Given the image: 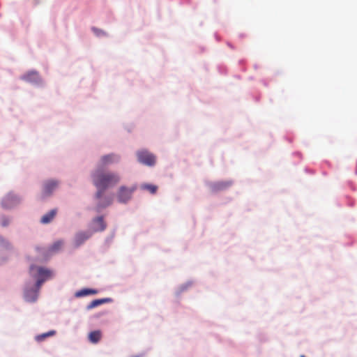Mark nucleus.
Returning a JSON list of instances; mask_svg holds the SVG:
<instances>
[{"label":"nucleus","instance_id":"f257e3e1","mask_svg":"<svg viewBox=\"0 0 357 357\" xmlns=\"http://www.w3.org/2000/svg\"><path fill=\"white\" fill-rule=\"evenodd\" d=\"M91 178L93 183L98 188L96 192V197L98 199L102 197L103 192L106 189L116 185L121 180V176L119 174L101 168L96 169L92 173Z\"/></svg>","mask_w":357,"mask_h":357},{"label":"nucleus","instance_id":"f03ea898","mask_svg":"<svg viewBox=\"0 0 357 357\" xmlns=\"http://www.w3.org/2000/svg\"><path fill=\"white\" fill-rule=\"evenodd\" d=\"M29 272L31 275L37 280L36 287L38 288H40L42 284L52 275L50 270L33 265L31 266Z\"/></svg>","mask_w":357,"mask_h":357},{"label":"nucleus","instance_id":"7ed1b4c3","mask_svg":"<svg viewBox=\"0 0 357 357\" xmlns=\"http://www.w3.org/2000/svg\"><path fill=\"white\" fill-rule=\"evenodd\" d=\"M136 190V187L127 188L124 185L121 186L116 193V198L120 203H127L131 199L132 193Z\"/></svg>","mask_w":357,"mask_h":357},{"label":"nucleus","instance_id":"20e7f679","mask_svg":"<svg viewBox=\"0 0 357 357\" xmlns=\"http://www.w3.org/2000/svg\"><path fill=\"white\" fill-rule=\"evenodd\" d=\"M137 155L139 162L144 165L153 166L155 163V155L147 151L143 150L138 151Z\"/></svg>","mask_w":357,"mask_h":357},{"label":"nucleus","instance_id":"39448f33","mask_svg":"<svg viewBox=\"0 0 357 357\" xmlns=\"http://www.w3.org/2000/svg\"><path fill=\"white\" fill-rule=\"evenodd\" d=\"M232 185V182L230 181H221L213 183L211 185V190L213 192H217L218 191L224 190L229 188Z\"/></svg>","mask_w":357,"mask_h":357},{"label":"nucleus","instance_id":"423d86ee","mask_svg":"<svg viewBox=\"0 0 357 357\" xmlns=\"http://www.w3.org/2000/svg\"><path fill=\"white\" fill-rule=\"evenodd\" d=\"M19 202V199L15 195L10 193L7 195L2 201V205L4 208H8L16 205Z\"/></svg>","mask_w":357,"mask_h":357},{"label":"nucleus","instance_id":"0eeeda50","mask_svg":"<svg viewBox=\"0 0 357 357\" xmlns=\"http://www.w3.org/2000/svg\"><path fill=\"white\" fill-rule=\"evenodd\" d=\"M92 235L91 232L89 231H80L75 234L74 243L75 245L78 247L84 243L87 239H89Z\"/></svg>","mask_w":357,"mask_h":357},{"label":"nucleus","instance_id":"6e6552de","mask_svg":"<svg viewBox=\"0 0 357 357\" xmlns=\"http://www.w3.org/2000/svg\"><path fill=\"white\" fill-rule=\"evenodd\" d=\"M120 160V157L118 155L111 153L105 155L100 158V163L103 166H106L110 164L118 162Z\"/></svg>","mask_w":357,"mask_h":357},{"label":"nucleus","instance_id":"1a4fd4ad","mask_svg":"<svg viewBox=\"0 0 357 357\" xmlns=\"http://www.w3.org/2000/svg\"><path fill=\"white\" fill-rule=\"evenodd\" d=\"M21 79L31 83H38L40 81L38 73L35 70L28 72L22 76Z\"/></svg>","mask_w":357,"mask_h":357},{"label":"nucleus","instance_id":"9d476101","mask_svg":"<svg viewBox=\"0 0 357 357\" xmlns=\"http://www.w3.org/2000/svg\"><path fill=\"white\" fill-rule=\"evenodd\" d=\"M93 231H102L106 228V224L101 216L93 220Z\"/></svg>","mask_w":357,"mask_h":357},{"label":"nucleus","instance_id":"9b49d317","mask_svg":"<svg viewBox=\"0 0 357 357\" xmlns=\"http://www.w3.org/2000/svg\"><path fill=\"white\" fill-rule=\"evenodd\" d=\"M57 185L58 183L55 181H50L45 183L43 190L44 196L50 195L52 192L57 187Z\"/></svg>","mask_w":357,"mask_h":357},{"label":"nucleus","instance_id":"f8f14e48","mask_svg":"<svg viewBox=\"0 0 357 357\" xmlns=\"http://www.w3.org/2000/svg\"><path fill=\"white\" fill-rule=\"evenodd\" d=\"M57 213L56 209H52L41 218L40 222L43 224H47L50 222L55 217Z\"/></svg>","mask_w":357,"mask_h":357},{"label":"nucleus","instance_id":"ddd939ff","mask_svg":"<svg viewBox=\"0 0 357 357\" xmlns=\"http://www.w3.org/2000/svg\"><path fill=\"white\" fill-rule=\"evenodd\" d=\"M101 337L102 333L100 331H94L89 334V340L93 344L98 343L101 339Z\"/></svg>","mask_w":357,"mask_h":357},{"label":"nucleus","instance_id":"4468645a","mask_svg":"<svg viewBox=\"0 0 357 357\" xmlns=\"http://www.w3.org/2000/svg\"><path fill=\"white\" fill-rule=\"evenodd\" d=\"M98 293V291L93 289H82L76 293V296L81 297V296H85L88 295H93L96 294Z\"/></svg>","mask_w":357,"mask_h":357},{"label":"nucleus","instance_id":"2eb2a0df","mask_svg":"<svg viewBox=\"0 0 357 357\" xmlns=\"http://www.w3.org/2000/svg\"><path fill=\"white\" fill-rule=\"evenodd\" d=\"M56 333L55 331H50L47 333H45L40 335H38L36 337V340L38 342H41L44 340L46 337H50L54 335Z\"/></svg>","mask_w":357,"mask_h":357},{"label":"nucleus","instance_id":"dca6fc26","mask_svg":"<svg viewBox=\"0 0 357 357\" xmlns=\"http://www.w3.org/2000/svg\"><path fill=\"white\" fill-rule=\"evenodd\" d=\"M141 188L143 190L149 191L151 194H155L158 190V187L152 184H143Z\"/></svg>","mask_w":357,"mask_h":357},{"label":"nucleus","instance_id":"f3484780","mask_svg":"<svg viewBox=\"0 0 357 357\" xmlns=\"http://www.w3.org/2000/svg\"><path fill=\"white\" fill-rule=\"evenodd\" d=\"M107 302V299H96L90 303L88 305V309H92L97 307L99 305L103 304Z\"/></svg>","mask_w":357,"mask_h":357},{"label":"nucleus","instance_id":"a211bd4d","mask_svg":"<svg viewBox=\"0 0 357 357\" xmlns=\"http://www.w3.org/2000/svg\"><path fill=\"white\" fill-rule=\"evenodd\" d=\"M0 223L3 227H6L9 223V220L6 218L3 217L1 219Z\"/></svg>","mask_w":357,"mask_h":357},{"label":"nucleus","instance_id":"6ab92c4d","mask_svg":"<svg viewBox=\"0 0 357 357\" xmlns=\"http://www.w3.org/2000/svg\"><path fill=\"white\" fill-rule=\"evenodd\" d=\"M62 242L61 241H59V242H56L55 243L53 246H52V250H57L60 248V247L62 245Z\"/></svg>","mask_w":357,"mask_h":357},{"label":"nucleus","instance_id":"aec40b11","mask_svg":"<svg viewBox=\"0 0 357 357\" xmlns=\"http://www.w3.org/2000/svg\"><path fill=\"white\" fill-rule=\"evenodd\" d=\"M112 198H109V201L107 202V204H102V207H105V206H107L109 205V204L112 203Z\"/></svg>","mask_w":357,"mask_h":357},{"label":"nucleus","instance_id":"412c9836","mask_svg":"<svg viewBox=\"0 0 357 357\" xmlns=\"http://www.w3.org/2000/svg\"><path fill=\"white\" fill-rule=\"evenodd\" d=\"M300 357H305L304 355H301Z\"/></svg>","mask_w":357,"mask_h":357}]
</instances>
